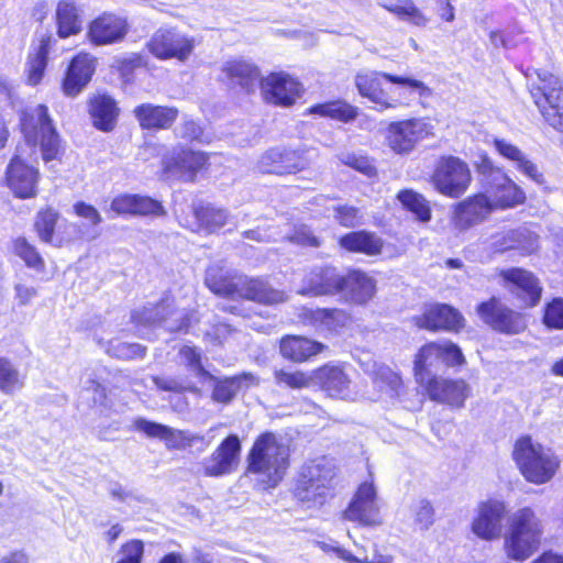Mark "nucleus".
Returning a JSON list of instances; mask_svg holds the SVG:
<instances>
[{"instance_id":"obj_19","label":"nucleus","mask_w":563,"mask_h":563,"mask_svg":"<svg viewBox=\"0 0 563 563\" xmlns=\"http://www.w3.org/2000/svg\"><path fill=\"white\" fill-rule=\"evenodd\" d=\"M241 442L236 434L227 437L214 452L203 461V471L208 476L231 474L238 466Z\"/></svg>"},{"instance_id":"obj_56","label":"nucleus","mask_w":563,"mask_h":563,"mask_svg":"<svg viewBox=\"0 0 563 563\" xmlns=\"http://www.w3.org/2000/svg\"><path fill=\"white\" fill-rule=\"evenodd\" d=\"M543 323L550 329H563V298H555L545 306Z\"/></svg>"},{"instance_id":"obj_62","label":"nucleus","mask_w":563,"mask_h":563,"mask_svg":"<svg viewBox=\"0 0 563 563\" xmlns=\"http://www.w3.org/2000/svg\"><path fill=\"white\" fill-rule=\"evenodd\" d=\"M334 218L340 224L346 228H353L360 223L358 209L350 206H339L334 208Z\"/></svg>"},{"instance_id":"obj_18","label":"nucleus","mask_w":563,"mask_h":563,"mask_svg":"<svg viewBox=\"0 0 563 563\" xmlns=\"http://www.w3.org/2000/svg\"><path fill=\"white\" fill-rule=\"evenodd\" d=\"M308 163V159L300 152L286 148H271L262 155L257 163V168L262 174H297L303 170Z\"/></svg>"},{"instance_id":"obj_42","label":"nucleus","mask_w":563,"mask_h":563,"mask_svg":"<svg viewBox=\"0 0 563 563\" xmlns=\"http://www.w3.org/2000/svg\"><path fill=\"white\" fill-rule=\"evenodd\" d=\"M310 314L314 325L329 331H336L349 321V316L341 309H317L310 311Z\"/></svg>"},{"instance_id":"obj_33","label":"nucleus","mask_w":563,"mask_h":563,"mask_svg":"<svg viewBox=\"0 0 563 563\" xmlns=\"http://www.w3.org/2000/svg\"><path fill=\"white\" fill-rule=\"evenodd\" d=\"M51 37L42 38L38 46L30 51L26 63L25 74L29 85H38L44 76L49 54Z\"/></svg>"},{"instance_id":"obj_53","label":"nucleus","mask_w":563,"mask_h":563,"mask_svg":"<svg viewBox=\"0 0 563 563\" xmlns=\"http://www.w3.org/2000/svg\"><path fill=\"white\" fill-rule=\"evenodd\" d=\"M19 386V372L4 357H0V390L13 393Z\"/></svg>"},{"instance_id":"obj_37","label":"nucleus","mask_w":563,"mask_h":563,"mask_svg":"<svg viewBox=\"0 0 563 563\" xmlns=\"http://www.w3.org/2000/svg\"><path fill=\"white\" fill-rule=\"evenodd\" d=\"M441 344L429 343L420 349L415 358V376L420 385H426L431 377V369L441 362Z\"/></svg>"},{"instance_id":"obj_35","label":"nucleus","mask_w":563,"mask_h":563,"mask_svg":"<svg viewBox=\"0 0 563 563\" xmlns=\"http://www.w3.org/2000/svg\"><path fill=\"white\" fill-rule=\"evenodd\" d=\"M340 245L350 251L356 253H363L369 256L377 255L382 252L383 241L377 235L357 231L345 234L340 240Z\"/></svg>"},{"instance_id":"obj_36","label":"nucleus","mask_w":563,"mask_h":563,"mask_svg":"<svg viewBox=\"0 0 563 563\" xmlns=\"http://www.w3.org/2000/svg\"><path fill=\"white\" fill-rule=\"evenodd\" d=\"M57 34L62 38L78 34L81 31V20L73 0H60L56 8Z\"/></svg>"},{"instance_id":"obj_46","label":"nucleus","mask_w":563,"mask_h":563,"mask_svg":"<svg viewBox=\"0 0 563 563\" xmlns=\"http://www.w3.org/2000/svg\"><path fill=\"white\" fill-rule=\"evenodd\" d=\"M471 178H431L432 186L449 198L462 196L470 187Z\"/></svg>"},{"instance_id":"obj_57","label":"nucleus","mask_w":563,"mask_h":563,"mask_svg":"<svg viewBox=\"0 0 563 563\" xmlns=\"http://www.w3.org/2000/svg\"><path fill=\"white\" fill-rule=\"evenodd\" d=\"M525 235L523 231L510 230L494 236L493 246L497 252H504L511 249H525L521 246L520 239Z\"/></svg>"},{"instance_id":"obj_21","label":"nucleus","mask_w":563,"mask_h":563,"mask_svg":"<svg viewBox=\"0 0 563 563\" xmlns=\"http://www.w3.org/2000/svg\"><path fill=\"white\" fill-rule=\"evenodd\" d=\"M264 99L279 106H290L301 93V85L284 73H272L261 80Z\"/></svg>"},{"instance_id":"obj_22","label":"nucleus","mask_w":563,"mask_h":563,"mask_svg":"<svg viewBox=\"0 0 563 563\" xmlns=\"http://www.w3.org/2000/svg\"><path fill=\"white\" fill-rule=\"evenodd\" d=\"M423 386L432 400L454 408H462L471 395V388L463 379H446L434 376Z\"/></svg>"},{"instance_id":"obj_1","label":"nucleus","mask_w":563,"mask_h":563,"mask_svg":"<svg viewBox=\"0 0 563 563\" xmlns=\"http://www.w3.org/2000/svg\"><path fill=\"white\" fill-rule=\"evenodd\" d=\"M205 283L214 294L223 297H241L265 305L280 303L287 295L256 278L235 277L220 264H212L206 272Z\"/></svg>"},{"instance_id":"obj_34","label":"nucleus","mask_w":563,"mask_h":563,"mask_svg":"<svg viewBox=\"0 0 563 563\" xmlns=\"http://www.w3.org/2000/svg\"><path fill=\"white\" fill-rule=\"evenodd\" d=\"M310 114H317L322 118H329L349 123L354 121L358 115V108L352 106L345 100L336 99L324 103H318L308 109Z\"/></svg>"},{"instance_id":"obj_41","label":"nucleus","mask_w":563,"mask_h":563,"mask_svg":"<svg viewBox=\"0 0 563 563\" xmlns=\"http://www.w3.org/2000/svg\"><path fill=\"white\" fill-rule=\"evenodd\" d=\"M402 207L415 214L419 222L427 223L431 220V209L428 200L413 190H401L397 195Z\"/></svg>"},{"instance_id":"obj_40","label":"nucleus","mask_w":563,"mask_h":563,"mask_svg":"<svg viewBox=\"0 0 563 563\" xmlns=\"http://www.w3.org/2000/svg\"><path fill=\"white\" fill-rule=\"evenodd\" d=\"M494 146L496 151L505 158L515 163L518 172L527 176H537V166L533 164L516 145L510 142L495 137Z\"/></svg>"},{"instance_id":"obj_16","label":"nucleus","mask_w":563,"mask_h":563,"mask_svg":"<svg viewBox=\"0 0 563 563\" xmlns=\"http://www.w3.org/2000/svg\"><path fill=\"white\" fill-rule=\"evenodd\" d=\"M344 288V276L335 267L316 266L302 279L298 294L309 297L333 296Z\"/></svg>"},{"instance_id":"obj_44","label":"nucleus","mask_w":563,"mask_h":563,"mask_svg":"<svg viewBox=\"0 0 563 563\" xmlns=\"http://www.w3.org/2000/svg\"><path fill=\"white\" fill-rule=\"evenodd\" d=\"M433 176H470V168L460 157L441 156L435 163Z\"/></svg>"},{"instance_id":"obj_51","label":"nucleus","mask_w":563,"mask_h":563,"mask_svg":"<svg viewBox=\"0 0 563 563\" xmlns=\"http://www.w3.org/2000/svg\"><path fill=\"white\" fill-rule=\"evenodd\" d=\"M388 11L395 13L402 20L409 21L415 25H424L427 19L410 1H399L385 7Z\"/></svg>"},{"instance_id":"obj_29","label":"nucleus","mask_w":563,"mask_h":563,"mask_svg":"<svg viewBox=\"0 0 563 563\" xmlns=\"http://www.w3.org/2000/svg\"><path fill=\"white\" fill-rule=\"evenodd\" d=\"M222 74L230 85L239 86L246 92L255 89L260 78L257 67L244 59L228 60L222 67Z\"/></svg>"},{"instance_id":"obj_14","label":"nucleus","mask_w":563,"mask_h":563,"mask_svg":"<svg viewBox=\"0 0 563 563\" xmlns=\"http://www.w3.org/2000/svg\"><path fill=\"white\" fill-rule=\"evenodd\" d=\"M433 126L424 119L393 122L387 129V142L396 153H407L417 143L432 135Z\"/></svg>"},{"instance_id":"obj_60","label":"nucleus","mask_w":563,"mask_h":563,"mask_svg":"<svg viewBox=\"0 0 563 563\" xmlns=\"http://www.w3.org/2000/svg\"><path fill=\"white\" fill-rule=\"evenodd\" d=\"M165 209L162 203L150 197L136 195L134 216H164Z\"/></svg>"},{"instance_id":"obj_27","label":"nucleus","mask_w":563,"mask_h":563,"mask_svg":"<svg viewBox=\"0 0 563 563\" xmlns=\"http://www.w3.org/2000/svg\"><path fill=\"white\" fill-rule=\"evenodd\" d=\"M314 382L330 397L345 399L350 396V379L344 371L336 365H324L313 372Z\"/></svg>"},{"instance_id":"obj_31","label":"nucleus","mask_w":563,"mask_h":563,"mask_svg":"<svg viewBox=\"0 0 563 563\" xmlns=\"http://www.w3.org/2000/svg\"><path fill=\"white\" fill-rule=\"evenodd\" d=\"M255 377L252 374L243 373L241 375L223 379H219L212 375V378L206 379V383H209L212 386V400L227 405L235 397L243 382L253 383Z\"/></svg>"},{"instance_id":"obj_11","label":"nucleus","mask_w":563,"mask_h":563,"mask_svg":"<svg viewBox=\"0 0 563 563\" xmlns=\"http://www.w3.org/2000/svg\"><path fill=\"white\" fill-rule=\"evenodd\" d=\"M504 287L516 300L518 307L529 308L539 303L542 287L539 279L529 271L512 267L500 272Z\"/></svg>"},{"instance_id":"obj_54","label":"nucleus","mask_w":563,"mask_h":563,"mask_svg":"<svg viewBox=\"0 0 563 563\" xmlns=\"http://www.w3.org/2000/svg\"><path fill=\"white\" fill-rule=\"evenodd\" d=\"M335 551L338 552V558L345 563H395L391 555L384 554L377 549H375V552L371 559L366 555L363 558L354 555L344 548H335Z\"/></svg>"},{"instance_id":"obj_6","label":"nucleus","mask_w":563,"mask_h":563,"mask_svg":"<svg viewBox=\"0 0 563 563\" xmlns=\"http://www.w3.org/2000/svg\"><path fill=\"white\" fill-rule=\"evenodd\" d=\"M200 40L177 26L158 27L145 44L146 49L159 60L176 59L186 63L194 54Z\"/></svg>"},{"instance_id":"obj_49","label":"nucleus","mask_w":563,"mask_h":563,"mask_svg":"<svg viewBox=\"0 0 563 563\" xmlns=\"http://www.w3.org/2000/svg\"><path fill=\"white\" fill-rule=\"evenodd\" d=\"M14 253L24 261L26 266L36 269H44V261L35 247L24 238H18L13 243Z\"/></svg>"},{"instance_id":"obj_9","label":"nucleus","mask_w":563,"mask_h":563,"mask_svg":"<svg viewBox=\"0 0 563 563\" xmlns=\"http://www.w3.org/2000/svg\"><path fill=\"white\" fill-rule=\"evenodd\" d=\"M537 75L538 82L531 87L534 103L550 125L563 130V80L547 71Z\"/></svg>"},{"instance_id":"obj_26","label":"nucleus","mask_w":563,"mask_h":563,"mask_svg":"<svg viewBox=\"0 0 563 563\" xmlns=\"http://www.w3.org/2000/svg\"><path fill=\"white\" fill-rule=\"evenodd\" d=\"M140 126L144 130L168 129L176 121L178 110L174 107L143 103L133 110Z\"/></svg>"},{"instance_id":"obj_64","label":"nucleus","mask_w":563,"mask_h":563,"mask_svg":"<svg viewBox=\"0 0 563 563\" xmlns=\"http://www.w3.org/2000/svg\"><path fill=\"white\" fill-rule=\"evenodd\" d=\"M180 134L190 141L208 143L209 137L205 135L202 128L194 120H185L180 126Z\"/></svg>"},{"instance_id":"obj_30","label":"nucleus","mask_w":563,"mask_h":563,"mask_svg":"<svg viewBox=\"0 0 563 563\" xmlns=\"http://www.w3.org/2000/svg\"><path fill=\"white\" fill-rule=\"evenodd\" d=\"M324 345L303 336H286L280 341V353L285 358L303 362L317 355Z\"/></svg>"},{"instance_id":"obj_32","label":"nucleus","mask_w":563,"mask_h":563,"mask_svg":"<svg viewBox=\"0 0 563 563\" xmlns=\"http://www.w3.org/2000/svg\"><path fill=\"white\" fill-rule=\"evenodd\" d=\"M90 113L93 125L101 131L109 132L115 125L119 109L111 97L102 95L91 101Z\"/></svg>"},{"instance_id":"obj_17","label":"nucleus","mask_w":563,"mask_h":563,"mask_svg":"<svg viewBox=\"0 0 563 563\" xmlns=\"http://www.w3.org/2000/svg\"><path fill=\"white\" fill-rule=\"evenodd\" d=\"M129 30L125 16L104 12L90 22L87 35L95 45H111L122 42Z\"/></svg>"},{"instance_id":"obj_63","label":"nucleus","mask_w":563,"mask_h":563,"mask_svg":"<svg viewBox=\"0 0 563 563\" xmlns=\"http://www.w3.org/2000/svg\"><path fill=\"white\" fill-rule=\"evenodd\" d=\"M144 547L139 540H132L122 547L123 559L118 563H141Z\"/></svg>"},{"instance_id":"obj_23","label":"nucleus","mask_w":563,"mask_h":563,"mask_svg":"<svg viewBox=\"0 0 563 563\" xmlns=\"http://www.w3.org/2000/svg\"><path fill=\"white\" fill-rule=\"evenodd\" d=\"M345 517L349 520L358 521L366 526H374L380 522L376 490L373 484L363 483L358 487L353 500L345 510Z\"/></svg>"},{"instance_id":"obj_7","label":"nucleus","mask_w":563,"mask_h":563,"mask_svg":"<svg viewBox=\"0 0 563 563\" xmlns=\"http://www.w3.org/2000/svg\"><path fill=\"white\" fill-rule=\"evenodd\" d=\"M334 462L320 456L307 463L297 487V496L301 501L322 505L335 477Z\"/></svg>"},{"instance_id":"obj_10","label":"nucleus","mask_w":563,"mask_h":563,"mask_svg":"<svg viewBox=\"0 0 563 563\" xmlns=\"http://www.w3.org/2000/svg\"><path fill=\"white\" fill-rule=\"evenodd\" d=\"M508 515L505 501L488 498L477 504L473 517L472 532L482 540L494 541L500 538L504 530V521Z\"/></svg>"},{"instance_id":"obj_2","label":"nucleus","mask_w":563,"mask_h":563,"mask_svg":"<svg viewBox=\"0 0 563 563\" xmlns=\"http://www.w3.org/2000/svg\"><path fill=\"white\" fill-rule=\"evenodd\" d=\"M288 464V445L272 432L261 434L247 454V473L255 475L265 488L278 485Z\"/></svg>"},{"instance_id":"obj_25","label":"nucleus","mask_w":563,"mask_h":563,"mask_svg":"<svg viewBox=\"0 0 563 563\" xmlns=\"http://www.w3.org/2000/svg\"><path fill=\"white\" fill-rule=\"evenodd\" d=\"M462 314L453 307L444 303H437L426 308L424 312L417 318L416 324L419 328L438 331H456L463 327Z\"/></svg>"},{"instance_id":"obj_55","label":"nucleus","mask_w":563,"mask_h":563,"mask_svg":"<svg viewBox=\"0 0 563 563\" xmlns=\"http://www.w3.org/2000/svg\"><path fill=\"white\" fill-rule=\"evenodd\" d=\"M108 352L118 358L132 360L135 357H143L145 354V347L137 343L115 341L111 342Z\"/></svg>"},{"instance_id":"obj_45","label":"nucleus","mask_w":563,"mask_h":563,"mask_svg":"<svg viewBox=\"0 0 563 563\" xmlns=\"http://www.w3.org/2000/svg\"><path fill=\"white\" fill-rule=\"evenodd\" d=\"M274 376L278 385H284L294 389L310 387L314 382L313 373L307 374L301 371L291 372L286 369H277L275 371Z\"/></svg>"},{"instance_id":"obj_59","label":"nucleus","mask_w":563,"mask_h":563,"mask_svg":"<svg viewBox=\"0 0 563 563\" xmlns=\"http://www.w3.org/2000/svg\"><path fill=\"white\" fill-rule=\"evenodd\" d=\"M5 185L19 198H30L35 195V178H4Z\"/></svg>"},{"instance_id":"obj_8","label":"nucleus","mask_w":563,"mask_h":563,"mask_svg":"<svg viewBox=\"0 0 563 563\" xmlns=\"http://www.w3.org/2000/svg\"><path fill=\"white\" fill-rule=\"evenodd\" d=\"M21 128L29 144L35 145L40 140L44 161L48 162L58 155L59 137L48 115L47 107L38 104L21 117Z\"/></svg>"},{"instance_id":"obj_58","label":"nucleus","mask_w":563,"mask_h":563,"mask_svg":"<svg viewBox=\"0 0 563 563\" xmlns=\"http://www.w3.org/2000/svg\"><path fill=\"white\" fill-rule=\"evenodd\" d=\"M79 399L87 406L102 405L106 400V389L95 380H88L80 391Z\"/></svg>"},{"instance_id":"obj_61","label":"nucleus","mask_w":563,"mask_h":563,"mask_svg":"<svg viewBox=\"0 0 563 563\" xmlns=\"http://www.w3.org/2000/svg\"><path fill=\"white\" fill-rule=\"evenodd\" d=\"M136 195H120L113 198L110 210L117 216L135 214Z\"/></svg>"},{"instance_id":"obj_4","label":"nucleus","mask_w":563,"mask_h":563,"mask_svg":"<svg viewBox=\"0 0 563 563\" xmlns=\"http://www.w3.org/2000/svg\"><path fill=\"white\" fill-rule=\"evenodd\" d=\"M542 533L541 520L531 508L517 510L504 540L506 555L517 562L526 561L538 550Z\"/></svg>"},{"instance_id":"obj_28","label":"nucleus","mask_w":563,"mask_h":563,"mask_svg":"<svg viewBox=\"0 0 563 563\" xmlns=\"http://www.w3.org/2000/svg\"><path fill=\"white\" fill-rule=\"evenodd\" d=\"M343 292L346 300L357 305L369 301L376 292V280L361 271H351L344 276Z\"/></svg>"},{"instance_id":"obj_5","label":"nucleus","mask_w":563,"mask_h":563,"mask_svg":"<svg viewBox=\"0 0 563 563\" xmlns=\"http://www.w3.org/2000/svg\"><path fill=\"white\" fill-rule=\"evenodd\" d=\"M382 79H386L395 85L408 87L412 92H417L419 97L427 98L431 96V89L418 79L374 70L357 73L354 78V84L358 93L361 97L375 103L379 111L395 109L401 104L398 99L389 97L383 89Z\"/></svg>"},{"instance_id":"obj_52","label":"nucleus","mask_w":563,"mask_h":563,"mask_svg":"<svg viewBox=\"0 0 563 563\" xmlns=\"http://www.w3.org/2000/svg\"><path fill=\"white\" fill-rule=\"evenodd\" d=\"M411 510L415 516V522L420 529L427 530L434 522V509L427 499H419L413 503Z\"/></svg>"},{"instance_id":"obj_47","label":"nucleus","mask_w":563,"mask_h":563,"mask_svg":"<svg viewBox=\"0 0 563 563\" xmlns=\"http://www.w3.org/2000/svg\"><path fill=\"white\" fill-rule=\"evenodd\" d=\"M179 355L200 383L205 384L206 379L212 378V375L202 366L201 353L196 347L185 345L180 349Z\"/></svg>"},{"instance_id":"obj_13","label":"nucleus","mask_w":563,"mask_h":563,"mask_svg":"<svg viewBox=\"0 0 563 563\" xmlns=\"http://www.w3.org/2000/svg\"><path fill=\"white\" fill-rule=\"evenodd\" d=\"M479 318L494 330L506 334H517L527 328L525 316L514 311L493 297L477 306Z\"/></svg>"},{"instance_id":"obj_24","label":"nucleus","mask_w":563,"mask_h":563,"mask_svg":"<svg viewBox=\"0 0 563 563\" xmlns=\"http://www.w3.org/2000/svg\"><path fill=\"white\" fill-rule=\"evenodd\" d=\"M96 70V58L87 53L75 56L63 80V91L67 97H76L91 80Z\"/></svg>"},{"instance_id":"obj_3","label":"nucleus","mask_w":563,"mask_h":563,"mask_svg":"<svg viewBox=\"0 0 563 563\" xmlns=\"http://www.w3.org/2000/svg\"><path fill=\"white\" fill-rule=\"evenodd\" d=\"M514 460L527 482L541 485L550 482L560 468L559 457L530 437L519 438L512 451Z\"/></svg>"},{"instance_id":"obj_15","label":"nucleus","mask_w":563,"mask_h":563,"mask_svg":"<svg viewBox=\"0 0 563 563\" xmlns=\"http://www.w3.org/2000/svg\"><path fill=\"white\" fill-rule=\"evenodd\" d=\"M134 427L137 431L145 433L150 438H157L164 441L165 445L170 450H185L197 443L209 445V442L205 441L203 435L173 429L168 426L148 421L144 418L135 419Z\"/></svg>"},{"instance_id":"obj_38","label":"nucleus","mask_w":563,"mask_h":563,"mask_svg":"<svg viewBox=\"0 0 563 563\" xmlns=\"http://www.w3.org/2000/svg\"><path fill=\"white\" fill-rule=\"evenodd\" d=\"M192 212L196 219V227L192 230L203 229L213 232L221 229L228 220V213L224 209L216 208L210 203L194 205Z\"/></svg>"},{"instance_id":"obj_50","label":"nucleus","mask_w":563,"mask_h":563,"mask_svg":"<svg viewBox=\"0 0 563 563\" xmlns=\"http://www.w3.org/2000/svg\"><path fill=\"white\" fill-rule=\"evenodd\" d=\"M374 382L378 388L386 391L390 397L397 396L399 394V388L401 387V378L397 373L393 372L387 366L378 367L375 373Z\"/></svg>"},{"instance_id":"obj_12","label":"nucleus","mask_w":563,"mask_h":563,"mask_svg":"<svg viewBox=\"0 0 563 563\" xmlns=\"http://www.w3.org/2000/svg\"><path fill=\"white\" fill-rule=\"evenodd\" d=\"M494 210L487 195H474L454 206L450 222L456 232L463 233L486 221Z\"/></svg>"},{"instance_id":"obj_39","label":"nucleus","mask_w":563,"mask_h":563,"mask_svg":"<svg viewBox=\"0 0 563 563\" xmlns=\"http://www.w3.org/2000/svg\"><path fill=\"white\" fill-rule=\"evenodd\" d=\"M500 184L489 197L495 205V209L514 208L525 201V192L511 180V178H499Z\"/></svg>"},{"instance_id":"obj_43","label":"nucleus","mask_w":563,"mask_h":563,"mask_svg":"<svg viewBox=\"0 0 563 563\" xmlns=\"http://www.w3.org/2000/svg\"><path fill=\"white\" fill-rule=\"evenodd\" d=\"M208 162V156L202 152H194L183 150L177 153L175 157V164L177 166V172L180 173H199L206 170V165Z\"/></svg>"},{"instance_id":"obj_20","label":"nucleus","mask_w":563,"mask_h":563,"mask_svg":"<svg viewBox=\"0 0 563 563\" xmlns=\"http://www.w3.org/2000/svg\"><path fill=\"white\" fill-rule=\"evenodd\" d=\"M131 319L134 323L141 325L164 324L168 331H180L188 327V320L184 312L173 310L168 301H162L155 307H143L141 310L133 311Z\"/></svg>"},{"instance_id":"obj_48","label":"nucleus","mask_w":563,"mask_h":563,"mask_svg":"<svg viewBox=\"0 0 563 563\" xmlns=\"http://www.w3.org/2000/svg\"><path fill=\"white\" fill-rule=\"evenodd\" d=\"M58 213L51 208L41 210L35 220V229L43 242L52 243Z\"/></svg>"}]
</instances>
